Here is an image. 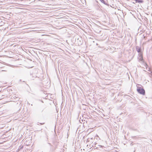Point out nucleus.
<instances>
[{
  "label": "nucleus",
  "mask_w": 152,
  "mask_h": 152,
  "mask_svg": "<svg viewBox=\"0 0 152 152\" xmlns=\"http://www.w3.org/2000/svg\"><path fill=\"white\" fill-rule=\"evenodd\" d=\"M141 86L137 84V91L138 93L142 95H145V91L144 89L141 88Z\"/></svg>",
  "instance_id": "nucleus-1"
},
{
  "label": "nucleus",
  "mask_w": 152,
  "mask_h": 152,
  "mask_svg": "<svg viewBox=\"0 0 152 152\" xmlns=\"http://www.w3.org/2000/svg\"><path fill=\"white\" fill-rule=\"evenodd\" d=\"M96 136H97V137H98V135H96Z\"/></svg>",
  "instance_id": "nucleus-8"
},
{
  "label": "nucleus",
  "mask_w": 152,
  "mask_h": 152,
  "mask_svg": "<svg viewBox=\"0 0 152 152\" xmlns=\"http://www.w3.org/2000/svg\"><path fill=\"white\" fill-rule=\"evenodd\" d=\"M102 3H103L104 4H107V3L106 2L104 1V0H99Z\"/></svg>",
  "instance_id": "nucleus-4"
},
{
  "label": "nucleus",
  "mask_w": 152,
  "mask_h": 152,
  "mask_svg": "<svg viewBox=\"0 0 152 152\" xmlns=\"http://www.w3.org/2000/svg\"><path fill=\"white\" fill-rule=\"evenodd\" d=\"M137 51L138 52H140L141 51V49L140 48H138V49H137Z\"/></svg>",
  "instance_id": "nucleus-5"
},
{
  "label": "nucleus",
  "mask_w": 152,
  "mask_h": 152,
  "mask_svg": "<svg viewBox=\"0 0 152 152\" xmlns=\"http://www.w3.org/2000/svg\"><path fill=\"white\" fill-rule=\"evenodd\" d=\"M93 140V137H88L87 140V142H89L90 141V140Z\"/></svg>",
  "instance_id": "nucleus-3"
},
{
  "label": "nucleus",
  "mask_w": 152,
  "mask_h": 152,
  "mask_svg": "<svg viewBox=\"0 0 152 152\" xmlns=\"http://www.w3.org/2000/svg\"><path fill=\"white\" fill-rule=\"evenodd\" d=\"M138 2H142V0H138Z\"/></svg>",
  "instance_id": "nucleus-6"
},
{
  "label": "nucleus",
  "mask_w": 152,
  "mask_h": 152,
  "mask_svg": "<svg viewBox=\"0 0 152 152\" xmlns=\"http://www.w3.org/2000/svg\"><path fill=\"white\" fill-rule=\"evenodd\" d=\"M40 124H41V125H42V124H44V123H40Z\"/></svg>",
  "instance_id": "nucleus-7"
},
{
  "label": "nucleus",
  "mask_w": 152,
  "mask_h": 152,
  "mask_svg": "<svg viewBox=\"0 0 152 152\" xmlns=\"http://www.w3.org/2000/svg\"><path fill=\"white\" fill-rule=\"evenodd\" d=\"M139 60L140 61H142L143 60V58H142V55H140V58H139Z\"/></svg>",
  "instance_id": "nucleus-2"
}]
</instances>
